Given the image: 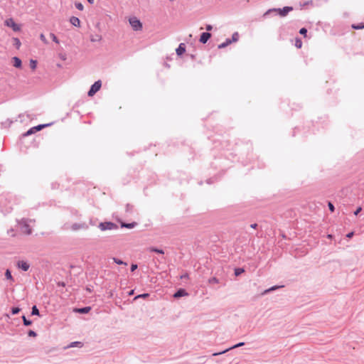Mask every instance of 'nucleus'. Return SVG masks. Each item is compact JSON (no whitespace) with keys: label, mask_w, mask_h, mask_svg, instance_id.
Returning <instances> with one entry per match:
<instances>
[{"label":"nucleus","mask_w":364,"mask_h":364,"mask_svg":"<svg viewBox=\"0 0 364 364\" xmlns=\"http://www.w3.org/2000/svg\"><path fill=\"white\" fill-rule=\"evenodd\" d=\"M293 7L292 6H284L282 9H280V8H278V9H276V8H273V9H268L264 14V16L266 17V16H269L271 14H273V13H275V14H279L280 16L282 17H284L286 16L290 11H293Z\"/></svg>","instance_id":"obj_1"},{"label":"nucleus","mask_w":364,"mask_h":364,"mask_svg":"<svg viewBox=\"0 0 364 364\" xmlns=\"http://www.w3.org/2000/svg\"><path fill=\"white\" fill-rule=\"evenodd\" d=\"M235 145V151H238L240 154L248 155L252 151V144L250 141H241L240 144L237 143Z\"/></svg>","instance_id":"obj_2"},{"label":"nucleus","mask_w":364,"mask_h":364,"mask_svg":"<svg viewBox=\"0 0 364 364\" xmlns=\"http://www.w3.org/2000/svg\"><path fill=\"white\" fill-rule=\"evenodd\" d=\"M53 123L41 124L37 126H34V127L30 128L27 132L22 134L21 136H22V137H26V136H30L31 134L36 133L37 132L42 130L45 127L50 126Z\"/></svg>","instance_id":"obj_3"},{"label":"nucleus","mask_w":364,"mask_h":364,"mask_svg":"<svg viewBox=\"0 0 364 364\" xmlns=\"http://www.w3.org/2000/svg\"><path fill=\"white\" fill-rule=\"evenodd\" d=\"M98 228L102 231L117 230L119 228L116 223L111 221L101 222L98 225Z\"/></svg>","instance_id":"obj_4"},{"label":"nucleus","mask_w":364,"mask_h":364,"mask_svg":"<svg viewBox=\"0 0 364 364\" xmlns=\"http://www.w3.org/2000/svg\"><path fill=\"white\" fill-rule=\"evenodd\" d=\"M14 200V196L9 193H3L0 195V204L1 206L4 205L6 206L7 203L10 204Z\"/></svg>","instance_id":"obj_5"},{"label":"nucleus","mask_w":364,"mask_h":364,"mask_svg":"<svg viewBox=\"0 0 364 364\" xmlns=\"http://www.w3.org/2000/svg\"><path fill=\"white\" fill-rule=\"evenodd\" d=\"M102 87V81L98 80L95 81L90 87V90L87 92V95L89 97L94 96L101 88Z\"/></svg>","instance_id":"obj_6"},{"label":"nucleus","mask_w":364,"mask_h":364,"mask_svg":"<svg viewBox=\"0 0 364 364\" xmlns=\"http://www.w3.org/2000/svg\"><path fill=\"white\" fill-rule=\"evenodd\" d=\"M129 21L134 31H138L142 29V23L136 17H131Z\"/></svg>","instance_id":"obj_7"},{"label":"nucleus","mask_w":364,"mask_h":364,"mask_svg":"<svg viewBox=\"0 0 364 364\" xmlns=\"http://www.w3.org/2000/svg\"><path fill=\"white\" fill-rule=\"evenodd\" d=\"M20 228L22 232L26 233L27 235H31L32 232V230L31 226L28 223V220L26 218L21 219L19 223Z\"/></svg>","instance_id":"obj_8"},{"label":"nucleus","mask_w":364,"mask_h":364,"mask_svg":"<svg viewBox=\"0 0 364 364\" xmlns=\"http://www.w3.org/2000/svg\"><path fill=\"white\" fill-rule=\"evenodd\" d=\"M4 25L10 27L15 32H18L21 31V26L19 24L16 23L12 18H9L4 21Z\"/></svg>","instance_id":"obj_9"},{"label":"nucleus","mask_w":364,"mask_h":364,"mask_svg":"<svg viewBox=\"0 0 364 364\" xmlns=\"http://www.w3.org/2000/svg\"><path fill=\"white\" fill-rule=\"evenodd\" d=\"M16 266L18 269H21L23 272L28 271L30 267V264L26 261L24 260L18 261Z\"/></svg>","instance_id":"obj_10"},{"label":"nucleus","mask_w":364,"mask_h":364,"mask_svg":"<svg viewBox=\"0 0 364 364\" xmlns=\"http://www.w3.org/2000/svg\"><path fill=\"white\" fill-rule=\"evenodd\" d=\"M88 228H89L88 225L85 223H75L71 225L70 228L73 231H77L80 229L87 230V229H88Z\"/></svg>","instance_id":"obj_11"},{"label":"nucleus","mask_w":364,"mask_h":364,"mask_svg":"<svg viewBox=\"0 0 364 364\" xmlns=\"http://www.w3.org/2000/svg\"><path fill=\"white\" fill-rule=\"evenodd\" d=\"M212 34L210 32H203L199 38L200 43L205 44L208 42V41L211 38Z\"/></svg>","instance_id":"obj_12"},{"label":"nucleus","mask_w":364,"mask_h":364,"mask_svg":"<svg viewBox=\"0 0 364 364\" xmlns=\"http://www.w3.org/2000/svg\"><path fill=\"white\" fill-rule=\"evenodd\" d=\"M118 221L120 223V227L122 228L132 229L137 225L136 222L126 223L121 220H118Z\"/></svg>","instance_id":"obj_13"},{"label":"nucleus","mask_w":364,"mask_h":364,"mask_svg":"<svg viewBox=\"0 0 364 364\" xmlns=\"http://www.w3.org/2000/svg\"><path fill=\"white\" fill-rule=\"evenodd\" d=\"M186 44L184 43H181L178 45V48L176 49V55L178 57H181L186 53Z\"/></svg>","instance_id":"obj_14"},{"label":"nucleus","mask_w":364,"mask_h":364,"mask_svg":"<svg viewBox=\"0 0 364 364\" xmlns=\"http://www.w3.org/2000/svg\"><path fill=\"white\" fill-rule=\"evenodd\" d=\"M11 61L13 63V66L16 68L21 69L22 68V61L21 58L17 56H14L11 58Z\"/></svg>","instance_id":"obj_15"},{"label":"nucleus","mask_w":364,"mask_h":364,"mask_svg":"<svg viewBox=\"0 0 364 364\" xmlns=\"http://www.w3.org/2000/svg\"><path fill=\"white\" fill-rule=\"evenodd\" d=\"M70 23L75 26V27H77V28H80V20L79 19L78 17H76V16H72L70 17Z\"/></svg>","instance_id":"obj_16"},{"label":"nucleus","mask_w":364,"mask_h":364,"mask_svg":"<svg viewBox=\"0 0 364 364\" xmlns=\"http://www.w3.org/2000/svg\"><path fill=\"white\" fill-rule=\"evenodd\" d=\"M147 251L149 252H155L160 255H164V250L158 248L156 247H149L147 248Z\"/></svg>","instance_id":"obj_17"},{"label":"nucleus","mask_w":364,"mask_h":364,"mask_svg":"<svg viewBox=\"0 0 364 364\" xmlns=\"http://www.w3.org/2000/svg\"><path fill=\"white\" fill-rule=\"evenodd\" d=\"M284 287L283 285H274V286H272L267 289H264L262 294H268V293H270L271 291H274V290H276V289H280V288H282Z\"/></svg>","instance_id":"obj_18"},{"label":"nucleus","mask_w":364,"mask_h":364,"mask_svg":"<svg viewBox=\"0 0 364 364\" xmlns=\"http://www.w3.org/2000/svg\"><path fill=\"white\" fill-rule=\"evenodd\" d=\"M171 296H188L186 290L185 289L180 288L176 291H175Z\"/></svg>","instance_id":"obj_19"},{"label":"nucleus","mask_w":364,"mask_h":364,"mask_svg":"<svg viewBox=\"0 0 364 364\" xmlns=\"http://www.w3.org/2000/svg\"><path fill=\"white\" fill-rule=\"evenodd\" d=\"M135 210L134 205L130 203H127L125 206V212L127 214H133Z\"/></svg>","instance_id":"obj_20"},{"label":"nucleus","mask_w":364,"mask_h":364,"mask_svg":"<svg viewBox=\"0 0 364 364\" xmlns=\"http://www.w3.org/2000/svg\"><path fill=\"white\" fill-rule=\"evenodd\" d=\"M91 308L90 306L80 308V309H74L73 311L80 314H87L90 311Z\"/></svg>","instance_id":"obj_21"},{"label":"nucleus","mask_w":364,"mask_h":364,"mask_svg":"<svg viewBox=\"0 0 364 364\" xmlns=\"http://www.w3.org/2000/svg\"><path fill=\"white\" fill-rule=\"evenodd\" d=\"M14 123V121L10 119H7L6 121L4 122H2L1 123V126L2 128H9L11 127V125Z\"/></svg>","instance_id":"obj_22"},{"label":"nucleus","mask_w":364,"mask_h":364,"mask_svg":"<svg viewBox=\"0 0 364 364\" xmlns=\"http://www.w3.org/2000/svg\"><path fill=\"white\" fill-rule=\"evenodd\" d=\"M12 41H13V46L16 48V49H19L21 46V43L19 40V38H16V37H14L12 38Z\"/></svg>","instance_id":"obj_23"},{"label":"nucleus","mask_w":364,"mask_h":364,"mask_svg":"<svg viewBox=\"0 0 364 364\" xmlns=\"http://www.w3.org/2000/svg\"><path fill=\"white\" fill-rule=\"evenodd\" d=\"M90 39L91 42H99L102 40V36L99 34L90 35Z\"/></svg>","instance_id":"obj_24"},{"label":"nucleus","mask_w":364,"mask_h":364,"mask_svg":"<svg viewBox=\"0 0 364 364\" xmlns=\"http://www.w3.org/2000/svg\"><path fill=\"white\" fill-rule=\"evenodd\" d=\"M231 43H232V42L230 41V38H226L225 41L222 43H220V44H219L218 48L219 49H222V48H224L227 47L228 46H229Z\"/></svg>","instance_id":"obj_25"},{"label":"nucleus","mask_w":364,"mask_h":364,"mask_svg":"<svg viewBox=\"0 0 364 364\" xmlns=\"http://www.w3.org/2000/svg\"><path fill=\"white\" fill-rule=\"evenodd\" d=\"M38 61L34 59H31L29 61V66L32 70H35L37 68Z\"/></svg>","instance_id":"obj_26"},{"label":"nucleus","mask_w":364,"mask_h":364,"mask_svg":"<svg viewBox=\"0 0 364 364\" xmlns=\"http://www.w3.org/2000/svg\"><path fill=\"white\" fill-rule=\"evenodd\" d=\"M244 272H245V269L243 267H237V268H235V269H234V274L236 277L241 275Z\"/></svg>","instance_id":"obj_27"},{"label":"nucleus","mask_w":364,"mask_h":364,"mask_svg":"<svg viewBox=\"0 0 364 364\" xmlns=\"http://www.w3.org/2000/svg\"><path fill=\"white\" fill-rule=\"evenodd\" d=\"M351 27H352V28H353L355 30L363 29L364 28V23L361 22L359 23H353V24H352Z\"/></svg>","instance_id":"obj_28"},{"label":"nucleus","mask_w":364,"mask_h":364,"mask_svg":"<svg viewBox=\"0 0 364 364\" xmlns=\"http://www.w3.org/2000/svg\"><path fill=\"white\" fill-rule=\"evenodd\" d=\"M239 37H240V36H239L238 32H235L232 33V38H230V40L232 43H235V42L238 41Z\"/></svg>","instance_id":"obj_29"},{"label":"nucleus","mask_w":364,"mask_h":364,"mask_svg":"<svg viewBox=\"0 0 364 364\" xmlns=\"http://www.w3.org/2000/svg\"><path fill=\"white\" fill-rule=\"evenodd\" d=\"M5 277L6 279L14 282V278L11 274V272L10 269H7L5 272Z\"/></svg>","instance_id":"obj_30"},{"label":"nucleus","mask_w":364,"mask_h":364,"mask_svg":"<svg viewBox=\"0 0 364 364\" xmlns=\"http://www.w3.org/2000/svg\"><path fill=\"white\" fill-rule=\"evenodd\" d=\"M295 46L297 48H301L302 47V41L299 37H296L295 39Z\"/></svg>","instance_id":"obj_31"},{"label":"nucleus","mask_w":364,"mask_h":364,"mask_svg":"<svg viewBox=\"0 0 364 364\" xmlns=\"http://www.w3.org/2000/svg\"><path fill=\"white\" fill-rule=\"evenodd\" d=\"M208 282L211 285H213V284H218L219 283V279L217 278V277H211L208 279Z\"/></svg>","instance_id":"obj_32"},{"label":"nucleus","mask_w":364,"mask_h":364,"mask_svg":"<svg viewBox=\"0 0 364 364\" xmlns=\"http://www.w3.org/2000/svg\"><path fill=\"white\" fill-rule=\"evenodd\" d=\"M75 6L79 11H82L84 9L82 4L78 1L75 2Z\"/></svg>","instance_id":"obj_33"},{"label":"nucleus","mask_w":364,"mask_h":364,"mask_svg":"<svg viewBox=\"0 0 364 364\" xmlns=\"http://www.w3.org/2000/svg\"><path fill=\"white\" fill-rule=\"evenodd\" d=\"M313 4H314L313 1L312 0H309V1H306L304 2L303 4H300V6L301 8H304L306 6H309V5L313 6Z\"/></svg>","instance_id":"obj_34"},{"label":"nucleus","mask_w":364,"mask_h":364,"mask_svg":"<svg viewBox=\"0 0 364 364\" xmlns=\"http://www.w3.org/2000/svg\"><path fill=\"white\" fill-rule=\"evenodd\" d=\"M328 207L331 213H333L335 211V206L332 202L328 201Z\"/></svg>","instance_id":"obj_35"},{"label":"nucleus","mask_w":364,"mask_h":364,"mask_svg":"<svg viewBox=\"0 0 364 364\" xmlns=\"http://www.w3.org/2000/svg\"><path fill=\"white\" fill-rule=\"evenodd\" d=\"M50 36L52 38L53 41H54L56 43H59V40H58V37L54 33H50Z\"/></svg>","instance_id":"obj_36"},{"label":"nucleus","mask_w":364,"mask_h":364,"mask_svg":"<svg viewBox=\"0 0 364 364\" xmlns=\"http://www.w3.org/2000/svg\"><path fill=\"white\" fill-rule=\"evenodd\" d=\"M114 259V262L117 264H124V265H127V263L126 262H124L122 259H118V258H115L114 257L113 258Z\"/></svg>","instance_id":"obj_37"},{"label":"nucleus","mask_w":364,"mask_h":364,"mask_svg":"<svg viewBox=\"0 0 364 364\" xmlns=\"http://www.w3.org/2000/svg\"><path fill=\"white\" fill-rule=\"evenodd\" d=\"M307 29L304 27L301 28L300 30H299V33L302 36H304V37L306 36L307 35Z\"/></svg>","instance_id":"obj_38"},{"label":"nucleus","mask_w":364,"mask_h":364,"mask_svg":"<svg viewBox=\"0 0 364 364\" xmlns=\"http://www.w3.org/2000/svg\"><path fill=\"white\" fill-rule=\"evenodd\" d=\"M31 314L32 315H38L39 314V311L36 306H33Z\"/></svg>","instance_id":"obj_39"},{"label":"nucleus","mask_w":364,"mask_h":364,"mask_svg":"<svg viewBox=\"0 0 364 364\" xmlns=\"http://www.w3.org/2000/svg\"><path fill=\"white\" fill-rule=\"evenodd\" d=\"M22 318H23V324L25 326H30L31 324V321L27 320L26 316H23Z\"/></svg>","instance_id":"obj_40"},{"label":"nucleus","mask_w":364,"mask_h":364,"mask_svg":"<svg viewBox=\"0 0 364 364\" xmlns=\"http://www.w3.org/2000/svg\"><path fill=\"white\" fill-rule=\"evenodd\" d=\"M138 268V265L136 264H132L130 267V271L132 272H134Z\"/></svg>","instance_id":"obj_41"},{"label":"nucleus","mask_w":364,"mask_h":364,"mask_svg":"<svg viewBox=\"0 0 364 364\" xmlns=\"http://www.w3.org/2000/svg\"><path fill=\"white\" fill-rule=\"evenodd\" d=\"M20 311V309L18 307L12 308L11 313L12 314H16Z\"/></svg>","instance_id":"obj_42"},{"label":"nucleus","mask_w":364,"mask_h":364,"mask_svg":"<svg viewBox=\"0 0 364 364\" xmlns=\"http://www.w3.org/2000/svg\"><path fill=\"white\" fill-rule=\"evenodd\" d=\"M300 131V129L299 127H295L292 131V136H295L296 133L299 132Z\"/></svg>","instance_id":"obj_43"},{"label":"nucleus","mask_w":364,"mask_h":364,"mask_svg":"<svg viewBox=\"0 0 364 364\" xmlns=\"http://www.w3.org/2000/svg\"><path fill=\"white\" fill-rule=\"evenodd\" d=\"M362 211V207L358 206L356 210L354 211V215H358Z\"/></svg>","instance_id":"obj_44"},{"label":"nucleus","mask_w":364,"mask_h":364,"mask_svg":"<svg viewBox=\"0 0 364 364\" xmlns=\"http://www.w3.org/2000/svg\"><path fill=\"white\" fill-rule=\"evenodd\" d=\"M40 39H41V40L44 43H48V41H47V40H46V38L45 35H44V34H43V33H41V34L40 35Z\"/></svg>","instance_id":"obj_45"},{"label":"nucleus","mask_w":364,"mask_h":364,"mask_svg":"<svg viewBox=\"0 0 364 364\" xmlns=\"http://www.w3.org/2000/svg\"><path fill=\"white\" fill-rule=\"evenodd\" d=\"M353 235H354V232L351 231V232H348V234H346V236L347 238L350 239V238H352Z\"/></svg>","instance_id":"obj_46"},{"label":"nucleus","mask_w":364,"mask_h":364,"mask_svg":"<svg viewBox=\"0 0 364 364\" xmlns=\"http://www.w3.org/2000/svg\"><path fill=\"white\" fill-rule=\"evenodd\" d=\"M28 336H29L35 337V336H36V333L34 332L33 331L31 330V331H28Z\"/></svg>","instance_id":"obj_47"},{"label":"nucleus","mask_w":364,"mask_h":364,"mask_svg":"<svg viewBox=\"0 0 364 364\" xmlns=\"http://www.w3.org/2000/svg\"><path fill=\"white\" fill-rule=\"evenodd\" d=\"M189 277L188 276V273H185L183 274H182L181 276V279H188Z\"/></svg>","instance_id":"obj_48"},{"label":"nucleus","mask_w":364,"mask_h":364,"mask_svg":"<svg viewBox=\"0 0 364 364\" xmlns=\"http://www.w3.org/2000/svg\"><path fill=\"white\" fill-rule=\"evenodd\" d=\"M205 28H206L207 31L208 32L213 29V26L210 24H208V25H206Z\"/></svg>","instance_id":"obj_49"},{"label":"nucleus","mask_w":364,"mask_h":364,"mask_svg":"<svg viewBox=\"0 0 364 364\" xmlns=\"http://www.w3.org/2000/svg\"><path fill=\"white\" fill-rule=\"evenodd\" d=\"M134 293V289H131L129 291H127V296H132Z\"/></svg>","instance_id":"obj_50"},{"label":"nucleus","mask_w":364,"mask_h":364,"mask_svg":"<svg viewBox=\"0 0 364 364\" xmlns=\"http://www.w3.org/2000/svg\"><path fill=\"white\" fill-rule=\"evenodd\" d=\"M192 60H195L196 59V56L194 54H187Z\"/></svg>","instance_id":"obj_51"},{"label":"nucleus","mask_w":364,"mask_h":364,"mask_svg":"<svg viewBox=\"0 0 364 364\" xmlns=\"http://www.w3.org/2000/svg\"><path fill=\"white\" fill-rule=\"evenodd\" d=\"M243 345H244V343H238V344L235 345L234 346H232V348H237V347L242 346H243ZM230 349H231V348H230Z\"/></svg>","instance_id":"obj_52"},{"label":"nucleus","mask_w":364,"mask_h":364,"mask_svg":"<svg viewBox=\"0 0 364 364\" xmlns=\"http://www.w3.org/2000/svg\"><path fill=\"white\" fill-rule=\"evenodd\" d=\"M80 344V342H74V343H71L70 347L77 346H79Z\"/></svg>","instance_id":"obj_53"},{"label":"nucleus","mask_w":364,"mask_h":364,"mask_svg":"<svg viewBox=\"0 0 364 364\" xmlns=\"http://www.w3.org/2000/svg\"><path fill=\"white\" fill-rule=\"evenodd\" d=\"M258 225L257 223H252L250 225V228L253 229H256L257 228Z\"/></svg>","instance_id":"obj_54"},{"label":"nucleus","mask_w":364,"mask_h":364,"mask_svg":"<svg viewBox=\"0 0 364 364\" xmlns=\"http://www.w3.org/2000/svg\"><path fill=\"white\" fill-rule=\"evenodd\" d=\"M11 210H12V207L11 206L6 207V212H11Z\"/></svg>","instance_id":"obj_55"},{"label":"nucleus","mask_w":364,"mask_h":364,"mask_svg":"<svg viewBox=\"0 0 364 364\" xmlns=\"http://www.w3.org/2000/svg\"><path fill=\"white\" fill-rule=\"evenodd\" d=\"M137 296H150V295L149 293H143V294H138Z\"/></svg>","instance_id":"obj_56"},{"label":"nucleus","mask_w":364,"mask_h":364,"mask_svg":"<svg viewBox=\"0 0 364 364\" xmlns=\"http://www.w3.org/2000/svg\"><path fill=\"white\" fill-rule=\"evenodd\" d=\"M59 185L58 183H53L52 184V188H55L57 186H58Z\"/></svg>","instance_id":"obj_57"},{"label":"nucleus","mask_w":364,"mask_h":364,"mask_svg":"<svg viewBox=\"0 0 364 364\" xmlns=\"http://www.w3.org/2000/svg\"><path fill=\"white\" fill-rule=\"evenodd\" d=\"M327 237H328V238H329V239H332V238L333 237V235H331V234H328V235H327Z\"/></svg>","instance_id":"obj_58"},{"label":"nucleus","mask_w":364,"mask_h":364,"mask_svg":"<svg viewBox=\"0 0 364 364\" xmlns=\"http://www.w3.org/2000/svg\"><path fill=\"white\" fill-rule=\"evenodd\" d=\"M206 182H207V183L210 184V183H212V179H211V178H209V179H208V180L206 181Z\"/></svg>","instance_id":"obj_59"},{"label":"nucleus","mask_w":364,"mask_h":364,"mask_svg":"<svg viewBox=\"0 0 364 364\" xmlns=\"http://www.w3.org/2000/svg\"><path fill=\"white\" fill-rule=\"evenodd\" d=\"M87 1L90 4H92L94 3V1H95V0H87Z\"/></svg>","instance_id":"obj_60"},{"label":"nucleus","mask_w":364,"mask_h":364,"mask_svg":"<svg viewBox=\"0 0 364 364\" xmlns=\"http://www.w3.org/2000/svg\"><path fill=\"white\" fill-rule=\"evenodd\" d=\"M90 223L91 225H95V223L92 221V219H90Z\"/></svg>","instance_id":"obj_61"},{"label":"nucleus","mask_w":364,"mask_h":364,"mask_svg":"<svg viewBox=\"0 0 364 364\" xmlns=\"http://www.w3.org/2000/svg\"><path fill=\"white\" fill-rule=\"evenodd\" d=\"M58 286H63V287H64V286H65V283H64V282H61V283H60V282H59V283H58Z\"/></svg>","instance_id":"obj_62"},{"label":"nucleus","mask_w":364,"mask_h":364,"mask_svg":"<svg viewBox=\"0 0 364 364\" xmlns=\"http://www.w3.org/2000/svg\"><path fill=\"white\" fill-rule=\"evenodd\" d=\"M165 65H166V67H168V68H170V65H169L168 64H167V63H165Z\"/></svg>","instance_id":"obj_63"},{"label":"nucleus","mask_w":364,"mask_h":364,"mask_svg":"<svg viewBox=\"0 0 364 364\" xmlns=\"http://www.w3.org/2000/svg\"><path fill=\"white\" fill-rule=\"evenodd\" d=\"M282 237L285 238L286 237L285 235L283 234Z\"/></svg>","instance_id":"obj_64"}]
</instances>
